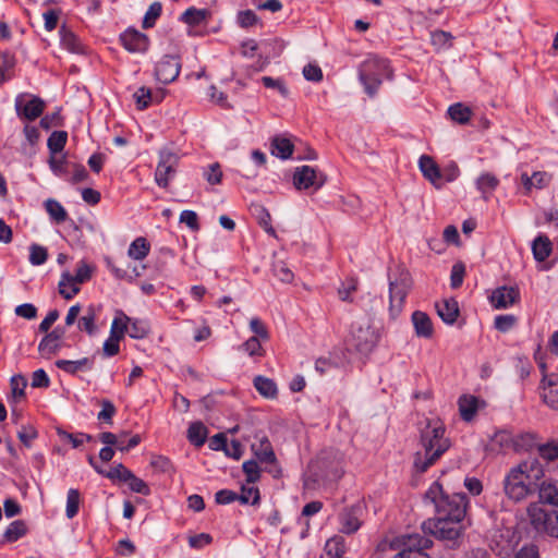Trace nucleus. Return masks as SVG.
Wrapping results in <instances>:
<instances>
[{"label":"nucleus","instance_id":"obj_22","mask_svg":"<svg viewBox=\"0 0 558 558\" xmlns=\"http://www.w3.org/2000/svg\"><path fill=\"white\" fill-rule=\"evenodd\" d=\"M542 502L558 507V484L544 477L538 482L537 490Z\"/></svg>","mask_w":558,"mask_h":558},{"label":"nucleus","instance_id":"obj_35","mask_svg":"<svg viewBox=\"0 0 558 558\" xmlns=\"http://www.w3.org/2000/svg\"><path fill=\"white\" fill-rule=\"evenodd\" d=\"M56 366L73 375L83 367H87L88 369H90L92 361L88 357H84L77 361L58 360L56 361Z\"/></svg>","mask_w":558,"mask_h":558},{"label":"nucleus","instance_id":"obj_17","mask_svg":"<svg viewBox=\"0 0 558 558\" xmlns=\"http://www.w3.org/2000/svg\"><path fill=\"white\" fill-rule=\"evenodd\" d=\"M123 47L130 52H145L149 46L148 37L135 28H129L120 36Z\"/></svg>","mask_w":558,"mask_h":558},{"label":"nucleus","instance_id":"obj_48","mask_svg":"<svg viewBox=\"0 0 558 558\" xmlns=\"http://www.w3.org/2000/svg\"><path fill=\"white\" fill-rule=\"evenodd\" d=\"M492 446L507 450L515 446L512 435L507 430H499L492 437Z\"/></svg>","mask_w":558,"mask_h":558},{"label":"nucleus","instance_id":"obj_29","mask_svg":"<svg viewBox=\"0 0 558 558\" xmlns=\"http://www.w3.org/2000/svg\"><path fill=\"white\" fill-rule=\"evenodd\" d=\"M254 387L263 397L267 399H275L278 395L276 383L265 376L258 375L254 378Z\"/></svg>","mask_w":558,"mask_h":558},{"label":"nucleus","instance_id":"obj_47","mask_svg":"<svg viewBox=\"0 0 558 558\" xmlns=\"http://www.w3.org/2000/svg\"><path fill=\"white\" fill-rule=\"evenodd\" d=\"M162 4L159 1L153 2L146 11L142 26L147 29L155 25L157 19L161 15Z\"/></svg>","mask_w":558,"mask_h":558},{"label":"nucleus","instance_id":"obj_9","mask_svg":"<svg viewBox=\"0 0 558 558\" xmlns=\"http://www.w3.org/2000/svg\"><path fill=\"white\" fill-rule=\"evenodd\" d=\"M326 182V175L310 166L296 167L293 173V185L296 190H319Z\"/></svg>","mask_w":558,"mask_h":558},{"label":"nucleus","instance_id":"obj_1","mask_svg":"<svg viewBox=\"0 0 558 558\" xmlns=\"http://www.w3.org/2000/svg\"><path fill=\"white\" fill-rule=\"evenodd\" d=\"M544 477L541 463L533 459L512 468L504 480L505 494L513 501H521L536 493L538 482Z\"/></svg>","mask_w":558,"mask_h":558},{"label":"nucleus","instance_id":"obj_40","mask_svg":"<svg viewBox=\"0 0 558 558\" xmlns=\"http://www.w3.org/2000/svg\"><path fill=\"white\" fill-rule=\"evenodd\" d=\"M68 140L65 131H54L48 138L47 146L51 155H57L63 150Z\"/></svg>","mask_w":558,"mask_h":558},{"label":"nucleus","instance_id":"obj_6","mask_svg":"<svg viewBox=\"0 0 558 558\" xmlns=\"http://www.w3.org/2000/svg\"><path fill=\"white\" fill-rule=\"evenodd\" d=\"M460 523L461 521L435 518L425 521L423 523V530L439 539L456 541L462 533V526Z\"/></svg>","mask_w":558,"mask_h":558},{"label":"nucleus","instance_id":"obj_64","mask_svg":"<svg viewBox=\"0 0 558 558\" xmlns=\"http://www.w3.org/2000/svg\"><path fill=\"white\" fill-rule=\"evenodd\" d=\"M539 456L548 461L558 458V441H550L538 446Z\"/></svg>","mask_w":558,"mask_h":558},{"label":"nucleus","instance_id":"obj_44","mask_svg":"<svg viewBox=\"0 0 558 558\" xmlns=\"http://www.w3.org/2000/svg\"><path fill=\"white\" fill-rule=\"evenodd\" d=\"M537 520H543L546 532L555 537H558V511L545 513L539 511Z\"/></svg>","mask_w":558,"mask_h":558},{"label":"nucleus","instance_id":"obj_21","mask_svg":"<svg viewBox=\"0 0 558 558\" xmlns=\"http://www.w3.org/2000/svg\"><path fill=\"white\" fill-rule=\"evenodd\" d=\"M63 335L64 330L59 327L47 333L39 342V353L45 357H50L51 355L57 354L61 348V339Z\"/></svg>","mask_w":558,"mask_h":558},{"label":"nucleus","instance_id":"obj_20","mask_svg":"<svg viewBox=\"0 0 558 558\" xmlns=\"http://www.w3.org/2000/svg\"><path fill=\"white\" fill-rule=\"evenodd\" d=\"M360 513L361 508L359 506L343 509L339 514L340 532L345 534L356 532L361 526Z\"/></svg>","mask_w":558,"mask_h":558},{"label":"nucleus","instance_id":"obj_26","mask_svg":"<svg viewBox=\"0 0 558 558\" xmlns=\"http://www.w3.org/2000/svg\"><path fill=\"white\" fill-rule=\"evenodd\" d=\"M401 539L404 547L402 550L424 551V549L433 544L429 538L421 536L420 534L403 535Z\"/></svg>","mask_w":558,"mask_h":558},{"label":"nucleus","instance_id":"obj_37","mask_svg":"<svg viewBox=\"0 0 558 558\" xmlns=\"http://www.w3.org/2000/svg\"><path fill=\"white\" fill-rule=\"evenodd\" d=\"M129 323L130 318L122 312H119L118 315L112 320L110 328V337L121 340L124 337L125 332H128Z\"/></svg>","mask_w":558,"mask_h":558},{"label":"nucleus","instance_id":"obj_13","mask_svg":"<svg viewBox=\"0 0 558 558\" xmlns=\"http://www.w3.org/2000/svg\"><path fill=\"white\" fill-rule=\"evenodd\" d=\"M515 544L514 532L510 527L496 529L490 533L489 546L497 555H509Z\"/></svg>","mask_w":558,"mask_h":558},{"label":"nucleus","instance_id":"obj_58","mask_svg":"<svg viewBox=\"0 0 558 558\" xmlns=\"http://www.w3.org/2000/svg\"><path fill=\"white\" fill-rule=\"evenodd\" d=\"M241 350L246 352L250 356H263L264 349L260 344V340L257 337H251L241 347Z\"/></svg>","mask_w":558,"mask_h":558},{"label":"nucleus","instance_id":"obj_4","mask_svg":"<svg viewBox=\"0 0 558 558\" xmlns=\"http://www.w3.org/2000/svg\"><path fill=\"white\" fill-rule=\"evenodd\" d=\"M412 288V278L408 270H398L392 279L389 277V314L391 319H396L403 308L405 296Z\"/></svg>","mask_w":558,"mask_h":558},{"label":"nucleus","instance_id":"obj_2","mask_svg":"<svg viewBox=\"0 0 558 558\" xmlns=\"http://www.w3.org/2000/svg\"><path fill=\"white\" fill-rule=\"evenodd\" d=\"M421 445L423 451L415 453L413 466L416 472L423 473L449 449L450 441L445 437L441 425L427 426L421 433Z\"/></svg>","mask_w":558,"mask_h":558},{"label":"nucleus","instance_id":"obj_54","mask_svg":"<svg viewBox=\"0 0 558 558\" xmlns=\"http://www.w3.org/2000/svg\"><path fill=\"white\" fill-rule=\"evenodd\" d=\"M359 281L355 278L347 279L338 289L339 299L343 302H352L351 294L357 290Z\"/></svg>","mask_w":558,"mask_h":558},{"label":"nucleus","instance_id":"obj_49","mask_svg":"<svg viewBox=\"0 0 558 558\" xmlns=\"http://www.w3.org/2000/svg\"><path fill=\"white\" fill-rule=\"evenodd\" d=\"M452 35L445 31H435L430 34V41L436 49H448L452 46Z\"/></svg>","mask_w":558,"mask_h":558},{"label":"nucleus","instance_id":"obj_53","mask_svg":"<svg viewBox=\"0 0 558 558\" xmlns=\"http://www.w3.org/2000/svg\"><path fill=\"white\" fill-rule=\"evenodd\" d=\"M238 501L243 505H257L259 501V490L254 486H242L241 494H238Z\"/></svg>","mask_w":558,"mask_h":558},{"label":"nucleus","instance_id":"obj_59","mask_svg":"<svg viewBox=\"0 0 558 558\" xmlns=\"http://www.w3.org/2000/svg\"><path fill=\"white\" fill-rule=\"evenodd\" d=\"M102 407L101 411L98 413L97 418L99 421L106 422L108 424H112V417L114 416L117 409L114 404L107 399L100 401Z\"/></svg>","mask_w":558,"mask_h":558},{"label":"nucleus","instance_id":"obj_19","mask_svg":"<svg viewBox=\"0 0 558 558\" xmlns=\"http://www.w3.org/2000/svg\"><path fill=\"white\" fill-rule=\"evenodd\" d=\"M418 168L426 180H428L436 189H441V170L430 156L422 155L418 159Z\"/></svg>","mask_w":558,"mask_h":558},{"label":"nucleus","instance_id":"obj_8","mask_svg":"<svg viewBox=\"0 0 558 558\" xmlns=\"http://www.w3.org/2000/svg\"><path fill=\"white\" fill-rule=\"evenodd\" d=\"M466 499L463 494L441 497L437 501L436 518L462 521L465 517Z\"/></svg>","mask_w":558,"mask_h":558},{"label":"nucleus","instance_id":"obj_32","mask_svg":"<svg viewBox=\"0 0 558 558\" xmlns=\"http://www.w3.org/2000/svg\"><path fill=\"white\" fill-rule=\"evenodd\" d=\"M134 99H135V102H136V106H137V109L140 110H144L146 109L150 102H153L154 100L159 102L162 100L163 98V93H158L156 94L155 96L151 94V90L149 88H146V87H141L138 88L134 95H133Z\"/></svg>","mask_w":558,"mask_h":558},{"label":"nucleus","instance_id":"obj_45","mask_svg":"<svg viewBox=\"0 0 558 558\" xmlns=\"http://www.w3.org/2000/svg\"><path fill=\"white\" fill-rule=\"evenodd\" d=\"M15 65V58L9 53H0V85L11 77V71Z\"/></svg>","mask_w":558,"mask_h":558},{"label":"nucleus","instance_id":"obj_18","mask_svg":"<svg viewBox=\"0 0 558 558\" xmlns=\"http://www.w3.org/2000/svg\"><path fill=\"white\" fill-rule=\"evenodd\" d=\"M542 390L543 401L551 409L558 410V374H544Z\"/></svg>","mask_w":558,"mask_h":558},{"label":"nucleus","instance_id":"obj_51","mask_svg":"<svg viewBox=\"0 0 558 558\" xmlns=\"http://www.w3.org/2000/svg\"><path fill=\"white\" fill-rule=\"evenodd\" d=\"M48 258L47 248L39 244H32L29 246V263L34 266H39L46 263Z\"/></svg>","mask_w":558,"mask_h":558},{"label":"nucleus","instance_id":"obj_25","mask_svg":"<svg viewBox=\"0 0 558 558\" xmlns=\"http://www.w3.org/2000/svg\"><path fill=\"white\" fill-rule=\"evenodd\" d=\"M458 404L461 417L465 422L472 421L478 409V399L474 396L464 395L459 398Z\"/></svg>","mask_w":558,"mask_h":558},{"label":"nucleus","instance_id":"obj_31","mask_svg":"<svg viewBox=\"0 0 558 558\" xmlns=\"http://www.w3.org/2000/svg\"><path fill=\"white\" fill-rule=\"evenodd\" d=\"M210 16V12L207 9H196L194 7L189 8L182 15L181 21L190 26H197L205 23Z\"/></svg>","mask_w":558,"mask_h":558},{"label":"nucleus","instance_id":"obj_3","mask_svg":"<svg viewBox=\"0 0 558 558\" xmlns=\"http://www.w3.org/2000/svg\"><path fill=\"white\" fill-rule=\"evenodd\" d=\"M359 77L364 86L365 93L374 97L384 77L391 78L392 71L387 60L369 58L361 64Z\"/></svg>","mask_w":558,"mask_h":558},{"label":"nucleus","instance_id":"obj_15","mask_svg":"<svg viewBox=\"0 0 558 558\" xmlns=\"http://www.w3.org/2000/svg\"><path fill=\"white\" fill-rule=\"evenodd\" d=\"M181 62L175 56H165L155 68V76L162 84L173 82L180 73Z\"/></svg>","mask_w":558,"mask_h":558},{"label":"nucleus","instance_id":"obj_14","mask_svg":"<svg viewBox=\"0 0 558 558\" xmlns=\"http://www.w3.org/2000/svg\"><path fill=\"white\" fill-rule=\"evenodd\" d=\"M251 448L259 462L274 466L268 472L272 473L275 477L278 476L280 470L277 468V458L269 439L266 436H256V441L252 444Z\"/></svg>","mask_w":558,"mask_h":558},{"label":"nucleus","instance_id":"obj_46","mask_svg":"<svg viewBox=\"0 0 558 558\" xmlns=\"http://www.w3.org/2000/svg\"><path fill=\"white\" fill-rule=\"evenodd\" d=\"M253 210H254V215L256 216L257 220H258V223L264 228V230L275 236L276 235V232H275V229L271 227L270 225V214L268 213V210L262 206V205H255L253 207Z\"/></svg>","mask_w":558,"mask_h":558},{"label":"nucleus","instance_id":"obj_60","mask_svg":"<svg viewBox=\"0 0 558 558\" xmlns=\"http://www.w3.org/2000/svg\"><path fill=\"white\" fill-rule=\"evenodd\" d=\"M262 82L265 87L277 89L282 97L289 96V89L286 86L284 82L280 78H272L270 76H263Z\"/></svg>","mask_w":558,"mask_h":558},{"label":"nucleus","instance_id":"obj_55","mask_svg":"<svg viewBox=\"0 0 558 558\" xmlns=\"http://www.w3.org/2000/svg\"><path fill=\"white\" fill-rule=\"evenodd\" d=\"M58 435L60 436L61 439L71 442L73 448H78L80 446H82L84 444L85 440L86 441L93 440V437L90 435L83 434V433L74 435V434L68 433L65 430H62L60 428L58 429Z\"/></svg>","mask_w":558,"mask_h":558},{"label":"nucleus","instance_id":"obj_23","mask_svg":"<svg viewBox=\"0 0 558 558\" xmlns=\"http://www.w3.org/2000/svg\"><path fill=\"white\" fill-rule=\"evenodd\" d=\"M412 324L417 337L432 338L434 333L433 323L426 313L415 311L412 314Z\"/></svg>","mask_w":558,"mask_h":558},{"label":"nucleus","instance_id":"obj_38","mask_svg":"<svg viewBox=\"0 0 558 558\" xmlns=\"http://www.w3.org/2000/svg\"><path fill=\"white\" fill-rule=\"evenodd\" d=\"M325 550L329 558H342L345 553L343 537L336 535L329 538L325 545Z\"/></svg>","mask_w":558,"mask_h":558},{"label":"nucleus","instance_id":"obj_34","mask_svg":"<svg viewBox=\"0 0 558 558\" xmlns=\"http://www.w3.org/2000/svg\"><path fill=\"white\" fill-rule=\"evenodd\" d=\"M207 437V428L201 422H194L187 429V439L196 447L202 446Z\"/></svg>","mask_w":558,"mask_h":558},{"label":"nucleus","instance_id":"obj_12","mask_svg":"<svg viewBox=\"0 0 558 558\" xmlns=\"http://www.w3.org/2000/svg\"><path fill=\"white\" fill-rule=\"evenodd\" d=\"M26 97V94H20L15 98V110L20 118L34 121L43 114L46 104L38 96H31L28 101H25Z\"/></svg>","mask_w":558,"mask_h":558},{"label":"nucleus","instance_id":"obj_42","mask_svg":"<svg viewBox=\"0 0 558 558\" xmlns=\"http://www.w3.org/2000/svg\"><path fill=\"white\" fill-rule=\"evenodd\" d=\"M27 532V526L24 521L15 520L5 530L3 537L7 542L13 543L24 536Z\"/></svg>","mask_w":558,"mask_h":558},{"label":"nucleus","instance_id":"obj_62","mask_svg":"<svg viewBox=\"0 0 558 558\" xmlns=\"http://www.w3.org/2000/svg\"><path fill=\"white\" fill-rule=\"evenodd\" d=\"M247 483H255L259 480V466L255 460L245 461L242 465Z\"/></svg>","mask_w":558,"mask_h":558},{"label":"nucleus","instance_id":"obj_7","mask_svg":"<svg viewBox=\"0 0 558 558\" xmlns=\"http://www.w3.org/2000/svg\"><path fill=\"white\" fill-rule=\"evenodd\" d=\"M180 157L168 148L159 151V161L155 171V182L158 186L166 189L177 173Z\"/></svg>","mask_w":558,"mask_h":558},{"label":"nucleus","instance_id":"obj_24","mask_svg":"<svg viewBox=\"0 0 558 558\" xmlns=\"http://www.w3.org/2000/svg\"><path fill=\"white\" fill-rule=\"evenodd\" d=\"M475 185L483 199L488 201L493 192L498 187L499 179L490 172H483L476 179Z\"/></svg>","mask_w":558,"mask_h":558},{"label":"nucleus","instance_id":"obj_30","mask_svg":"<svg viewBox=\"0 0 558 558\" xmlns=\"http://www.w3.org/2000/svg\"><path fill=\"white\" fill-rule=\"evenodd\" d=\"M61 45L73 53H82L83 46L75 36V34L69 29L65 25H62L59 29Z\"/></svg>","mask_w":558,"mask_h":558},{"label":"nucleus","instance_id":"obj_39","mask_svg":"<svg viewBox=\"0 0 558 558\" xmlns=\"http://www.w3.org/2000/svg\"><path fill=\"white\" fill-rule=\"evenodd\" d=\"M272 274L283 283H291L294 279V274L284 260L276 259L272 263Z\"/></svg>","mask_w":558,"mask_h":558},{"label":"nucleus","instance_id":"obj_28","mask_svg":"<svg viewBox=\"0 0 558 558\" xmlns=\"http://www.w3.org/2000/svg\"><path fill=\"white\" fill-rule=\"evenodd\" d=\"M437 313L446 324H453L459 315V306L456 300H445L437 304Z\"/></svg>","mask_w":558,"mask_h":558},{"label":"nucleus","instance_id":"obj_63","mask_svg":"<svg viewBox=\"0 0 558 558\" xmlns=\"http://www.w3.org/2000/svg\"><path fill=\"white\" fill-rule=\"evenodd\" d=\"M517 323L514 315H499L495 318L494 326L501 332L509 331Z\"/></svg>","mask_w":558,"mask_h":558},{"label":"nucleus","instance_id":"obj_5","mask_svg":"<svg viewBox=\"0 0 558 558\" xmlns=\"http://www.w3.org/2000/svg\"><path fill=\"white\" fill-rule=\"evenodd\" d=\"M380 335L371 319H362L352 327L351 341L360 353H369L377 345Z\"/></svg>","mask_w":558,"mask_h":558},{"label":"nucleus","instance_id":"obj_56","mask_svg":"<svg viewBox=\"0 0 558 558\" xmlns=\"http://www.w3.org/2000/svg\"><path fill=\"white\" fill-rule=\"evenodd\" d=\"M10 386L12 390V397L14 399H22L25 396V388L27 386V380L23 375H14L10 380Z\"/></svg>","mask_w":558,"mask_h":558},{"label":"nucleus","instance_id":"obj_52","mask_svg":"<svg viewBox=\"0 0 558 558\" xmlns=\"http://www.w3.org/2000/svg\"><path fill=\"white\" fill-rule=\"evenodd\" d=\"M149 332L148 325L142 320H131L128 324V333L131 338L142 339Z\"/></svg>","mask_w":558,"mask_h":558},{"label":"nucleus","instance_id":"obj_41","mask_svg":"<svg viewBox=\"0 0 558 558\" xmlns=\"http://www.w3.org/2000/svg\"><path fill=\"white\" fill-rule=\"evenodd\" d=\"M448 114L453 121L460 124H465L471 118L472 110L469 107L458 102L448 108Z\"/></svg>","mask_w":558,"mask_h":558},{"label":"nucleus","instance_id":"obj_61","mask_svg":"<svg viewBox=\"0 0 558 558\" xmlns=\"http://www.w3.org/2000/svg\"><path fill=\"white\" fill-rule=\"evenodd\" d=\"M49 165L51 170L57 175H64L69 172V163L65 160V157H58L57 155H51L49 159Z\"/></svg>","mask_w":558,"mask_h":558},{"label":"nucleus","instance_id":"obj_10","mask_svg":"<svg viewBox=\"0 0 558 558\" xmlns=\"http://www.w3.org/2000/svg\"><path fill=\"white\" fill-rule=\"evenodd\" d=\"M90 267L86 263L81 262L75 276H71L68 272L62 275V279L59 282V293L65 300H71L80 291V288L76 286V283H83L84 281L88 280L90 278Z\"/></svg>","mask_w":558,"mask_h":558},{"label":"nucleus","instance_id":"obj_16","mask_svg":"<svg viewBox=\"0 0 558 558\" xmlns=\"http://www.w3.org/2000/svg\"><path fill=\"white\" fill-rule=\"evenodd\" d=\"M520 300V291L517 287H498L496 288L490 296L489 301L492 305L497 310L507 308Z\"/></svg>","mask_w":558,"mask_h":558},{"label":"nucleus","instance_id":"obj_57","mask_svg":"<svg viewBox=\"0 0 558 558\" xmlns=\"http://www.w3.org/2000/svg\"><path fill=\"white\" fill-rule=\"evenodd\" d=\"M95 319V311L89 307L86 311V314L78 319V328L81 330H85L89 335H93L96 331Z\"/></svg>","mask_w":558,"mask_h":558},{"label":"nucleus","instance_id":"obj_33","mask_svg":"<svg viewBox=\"0 0 558 558\" xmlns=\"http://www.w3.org/2000/svg\"><path fill=\"white\" fill-rule=\"evenodd\" d=\"M532 251L534 258L544 262L551 252V242L546 235H539L533 241Z\"/></svg>","mask_w":558,"mask_h":558},{"label":"nucleus","instance_id":"obj_36","mask_svg":"<svg viewBox=\"0 0 558 558\" xmlns=\"http://www.w3.org/2000/svg\"><path fill=\"white\" fill-rule=\"evenodd\" d=\"M149 243L146 241L145 238H137L135 239L128 251V254L131 258L141 260L144 259L148 253H149Z\"/></svg>","mask_w":558,"mask_h":558},{"label":"nucleus","instance_id":"obj_27","mask_svg":"<svg viewBox=\"0 0 558 558\" xmlns=\"http://www.w3.org/2000/svg\"><path fill=\"white\" fill-rule=\"evenodd\" d=\"M271 154L281 158V159H288L291 157L293 153V144L291 141L287 137L277 135L271 140Z\"/></svg>","mask_w":558,"mask_h":558},{"label":"nucleus","instance_id":"obj_50","mask_svg":"<svg viewBox=\"0 0 558 558\" xmlns=\"http://www.w3.org/2000/svg\"><path fill=\"white\" fill-rule=\"evenodd\" d=\"M80 502H81L80 492L74 488L69 489L68 497H66V517L69 519H72L77 514L78 508H80Z\"/></svg>","mask_w":558,"mask_h":558},{"label":"nucleus","instance_id":"obj_43","mask_svg":"<svg viewBox=\"0 0 558 558\" xmlns=\"http://www.w3.org/2000/svg\"><path fill=\"white\" fill-rule=\"evenodd\" d=\"M45 208L49 216L58 223L65 221L68 214L63 206L56 199L49 198L45 202Z\"/></svg>","mask_w":558,"mask_h":558},{"label":"nucleus","instance_id":"obj_11","mask_svg":"<svg viewBox=\"0 0 558 558\" xmlns=\"http://www.w3.org/2000/svg\"><path fill=\"white\" fill-rule=\"evenodd\" d=\"M317 463L324 472L323 476L328 481H336L343 473L342 454L338 450L323 451Z\"/></svg>","mask_w":558,"mask_h":558}]
</instances>
